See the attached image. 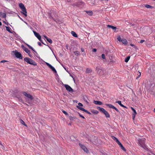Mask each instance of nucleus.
Returning <instances> with one entry per match:
<instances>
[{
    "instance_id": "f257e3e1",
    "label": "nucleus",
    "mask_w": 155,
    "mask_h": 155,
    "mask_svg": "<svg viewBox=\"0 0 155 155\" xmlns=\"http://www.w3.org/2000/svg\"><path fill=\"white\" fill-rule=\"evenodd\" d=\"M96 69L97 73L100 75L102 76L103 77H105L107 76V72L105 70H104L101 67H97Z\"/></svg>"
},
{
    "instance_id": "f03ea898",
    "label": "nucleus",
    "mask_w": 155,
    "mask_h": 155,
    "mask_svg": "<svg viewBox=\"0 0 155 155\" xmlns=\"http://www.w3.org/2000/svg\"><path fill=\"white\" fill-rule=\"evenodd\" d=\"M146 139L143 138L138 140V144L145 150H147V146L145 144Z\"/></svg>"
},
{
    "instance_id": "7ed1b4c3",
    "label": "nucleus",
    "mask_w": 155,
    "mask_h": 155,
    "mask_svg": "<svg viewBox=\"0 0 155 155\" xmlns=\"http://www.w3.org/2000/svg\"><path fill=\"white\" fill-rule=\"evenodd\" d=\"M19 6L22 11V12H21L26 17L27 16V12L24 5L22 3H20L19 5Z\"/></svg>"
},
{
    "instance_id": "20e7f679",
    "label": "nucleus",
    "mask_w": 155,
    "mask_h": 155,
    "mask_svg": "<svg viewBox=\"0 0 155 155\" xmlns=\"http://www.w3.org/2000/svg\"><path fill=\"white\" fill-rule=\"evenodd\" d=\"M97 109L99 110H100L102 112V113H103L106 117L108 118L110 117V115L108 112L106 110L103 108L101 107H97Z\"/></svg>"
},
{
    "instance_id": "39448f33",
    "label": "nucleus",
    "mask_w": 155,
    "mask_h": 155,
    "mask_svg": "<svg viewBox=\"0 0 155 155\" xmlns=\"http://www.w3.org/2000/svg\"><path fill=\"white\" fill-rule=\"evenodd\" d=\"M103 59V61L106 64H112L115 62V61L113 60V59Z\"/></svg>"
},
{
    "instance_id": "423d86ee",
    "label": "nucleus",
    "mask_w": 155,
    "mask_h": 155,
    "mask_svg": "<svg viewBox=\"0 0 155 155\" xmlns=\"http://www.w3.org/2000/svg\"><path fill=\"white\" fill-rule=\"evenodd\" d=\"M24 61L28 63L32 64L34 66L36 65L37 64L31 59H24Z\"/></svg>"
},
{
    "instance_id": "0eeeda50",
    "label": "nucleus",
    "mask_w": 155,
    "mask_h": 155,
    "mask_svg": "<svg viewBox=\"0 0 155 155\" xmlns=\"http://www.w3.org/2000/svg\"><path fill=\"white\" fill-rule=\"evenodd\" d=\"M14 55L17 58H22L21 54L17 51H13Z\"/></svg>"
},
{
    "instance_id": "6e6552de",
    "label": "nucleus",
    "mask_w": 155,
    "mask_h": 155,
    "mask_svg": "<svg viewBox=\"0 0 155 155\" xmlns=\"http://www.w3.org/2000/svg\"><path fill=\"white\" fill-rule=\"evenodd\" d=\"M33 32L35 36L38 39V40L43 44L46 45L42 41L41 39V36L38 33L35 31H33Z\"/></svg>"
},
{
    "instance_id": "1a4fd4ad",
    "label": "nucleus",
    "mask_w": 155,
    "mask_h": 155,
    "mask_svg": "<svg viewBox=\"0 0 155 155\" xmlns=\"http://www.w3.org/2000/svg\"><path fill=\"white\" fill-rule=\"evenodd\" d=\"M22 93L24 96L29 98L31 100L33 99V97L31 94H27L26 92L25 91L22 92Z\"/></svg>"
},
{
    "instance_id": "9d476101",
    "label": "nucleus",
    "mask_w": 155,
    "mask_h": 155,
    "mask_svg": "<svg viewBox=\"0 0 155 155\" xmlns=\"http://www.w3.org/2000/svg\"><path fill=\"white\" fill-rule=\"evenodd\" d=\"M105 105L108 107L109 108H113L117 112H119V110L116 108V107H114L113 105H112L111 104H106Z\"/></svg>"
},
{
    "instance_id": "9b49d317",
    "label": "nucleus",
    "mask_w": 155,
    "mask_h": 155,
    "mask_svg": "<svg viewBox=\"0 0 155 155\" xmlns=\"http://www.w3.org/2000/svg\"><path fill=\"white\" fill-rule=\"evenodd\" d=\"M64 87H65L66 90L69 92H72L74 91L73 90L72 88L68 84H64Z\"/></svg>"
},
{
    "instance_id": "f8f14e48",
    "label": "nucleus",
    "mask_w": 155,
    "mask_h": 155,
    "mask_svg": "<svg viewBox=\"0 0 155 155\" xmlns=\"http://www.w3.org/2000/svg\"><path fill=\"white\" fill-rule=\"evenodd\" d=\"M46 64L49 68H50L52 70L54 73H57V72L55 69V68L53 67L51 65L47 62H46Z\"/></svg>"
},
{
    "instance_id": "ddd939ff",
    "label": "nucleus",
    "mask_w": 155,
    "mask_h": 155,
    "mask_svg": "<svg viewBox=\"0 0 155 155\" xmlns=\"http://www.w3.org/2000/svg\"><path fill=\"white\" fill-rule=\"evenodd\" d=\"M130 108L133 112L132 113V117L133 120H134L135 117L136 115L137 114V113L136 110L133 107H131Z\"/></svg>"
},
{
    "instance_id": "4468645a",
    "label": "nucleus",
    "mask_w": 155,
    "mask_h": 155,
    "mask_svg": "<svg viewBox=\"0 0 155 155\" xmlns=\"http://www.w3.org/2000/svg\"><path fill=\"white\" fill-rule=\"evenodd\" d=\"M77 108H78L79 110L85 112L87 114H91V113L90 112H89V111H88L87 110L85 109L83 107H80L78 106H77Z\"/></svg>"
},
{
    "instance_id": "2eb2a0df",
    "label": "nucleus",
    "mask_w": 155,
    "mask_h": 155,
    "mask_svg": "<svg viewBox=\"0 0 155 155\" xmlns=\"http://www.w3.org/2000/svg\"><path fill=\"white\" fill-rule=\"evenodd\" d=\"M79 145L80 147L83 149L85 152H87L88 151L87 148L84 145L81 144V143H79Z\"/></svg>"
},
{
    "instance_id": "dca6fc26",
    "label": "nucleus",
    "mask_w": 155,
    "mask_h": 155,
    "mask_svg": "<svg viewBox=\"0 0 155 155\" xmlns=\"http://www.w3.org/2000/svg\"><path fill=\"white\" fill-rule=\"evenodd\" d=\"M107 27L108 28H112L113 30H114V31H115L117 29V28L113 26L112 25H107Z\"/></svg>"
},
{
    "instance_id": "f3484780",
    "label": "nucleus",
    "mask_w": 155,
    "mask_h": 155,
    "mask_svg": "<svg viewBox=\"0 0 155 155\" xmlns=\"http://www.w3.org/2000/svg\"><path fill=\"white\" fill-rule=\"evenodd\" d=\"M93 103L96 104H97L99 105H101L102 104V103L100 101H96L94 100L93 101Z\"/></svg>"
},
{
    "instance_id": "a211bd4d",
    "label": "nucleus",
    "mask_w": 155,
    "mask_h": 155,
    "mask_svg": "<svg viewBox=\"0 0 155 155\" xmlns=\"http://www.w3.org/2000/svg\"><path fill=\"white\" fill-rule=\"evenodd\" d=\"M0 16L3 18H5L6 17V14L2 12H0Z\"/></svg>"
},
{
    "instance_id": "6ab92c4d",
    "label": "nucleus",
    "mask_w": 155,
    "mask_h": 155,
    "mask_svg": "<svg viewBox=\"0 0 155 155\" xmlns=\"http://www.w3.org/2000/svg\"><path fill=\"white\" fill-rule=\"evenodd\" d=\"M48 17L50 19H53L54 21H55V20L53 16L52 13L51 12V13L49 14Z\"/></svg>"
},
{
    "instance_id": "aec40b11",
    "label": "nucleus",
    "mask_w": 155,
    "mask_h": 155,
    "mask_svg": "<svg viewBox=\"0 0 155 155\" xmlns=\"http://www.w3.org/2000/svg\"><path fill=\"white\" fill-rule=\"evenodd\" d=\"M116 103H117L121 106L124 107H126L121 104V102L120 101H118L116 102Z\"/></svg>"
},
{
    "instance_id": "412c9836",
    "label": "nucleus",
    "mask_w": 155,
    "mask_h": 155,
    "mask_svg": "<svg viewBox=\"0 0 155 155\" xmlns=\"http://www.w3.org/2000/svg\"><path fill=\"white\" fill-rule=\"evenodd\" d=\"M85 12L87 13V14L91 16L93 14V13L91 11H85Z\"/></svg>"
},
{
    "instance_id": "4be33fe9",
    "label": "nucleus",
    "mask_w": 155,
    "mask_h": 155,
    "mask_svg": "<svg viewBox=\"0 0 155 155\" xmlns=\"http://www.w3.org/2000/svg\"><path fill=\"white\" fill-rule=\"evenodd\" d=\"M71 34L74 37H78V35L74 31H71Z\"/></svg>"
},
{
    "instance_id": "5701e85b",
    "label": "nucleus",
    "mask_w": 155,
    "mask_h": 155,
    "mask_svg": "<svg viewBox=\"0 0 155 155\" xmlns=\"http://www.w3.org/2000/svg\"><path fill=\"white\" fill-rule=\"evenodd\" d=\"M5 27L6 28V29L7 31H8L10 33H12V29L10 27L7 26H5Z\"/></svg>"
},
{
    "instance_id": "b1692460",
    "label": "nucleus",
    "mask_w": 155,
    "mask_h": 155,
    "mask_svg": "<svg viewBox=\"0 0 155 155\" xmlns=\"http://www.w3.org/2000/svg\"><path fill=\"white\" fill-rule=\"evenodd\" d=\"M121 42L124 44H126L127 43V41L125 39H122Z\"/></svg>"
},
{
    "instance_id": "393cba45",
    "label": "nucleus",
    "mask_w": 155,
    "mask_h": 155,
    "mask_svg": "<svg viewBox=\"0 0 155 155\" xmlns=\"http://www.w3.org/2000/svg\"><path fill=\"white\" fill-rule=\"evenodd\" d=\"M92 71L91 69L89 68H87L86 71V73H91Z\"/></svg>"
},
{
    "instance_id": "a878e982",
    "label": "nucleus",
    "mask_w": 155,
    "mask_h": 155,
    "mask_svg": "<svg viewBox=\"0 0 155 155\" xmlns=\"http://www.w3.org/2000/svg\"><path fill=\"white\" fill-rule=\"evenodd\" d=\"M24 50L27 53H30V51L28 48L25 47L24 48Z\"/></svg>"
},
{
    "instance_id": "bb28decb",
    "label": "nucleus",
    "mask_w": 155,
    "mask_h": 155,
    "mask_svg": "<svg viewBox=\"0 0 155 155\" xmlns=\"http://www.w3.org/2000/svg\"><path fill=\"white\" fill-rule=\"evenodd\" d=\"M20 122L23 125H24L26 127H27V125L25 124V122L21 119L20 120Z\"/></svg>"
},
{
    "instance_id": "cd10ccee",
    "label": "nucleus",
    "mask_w": 155,
    "mask_h": 155,
    "mask_svg": "<svg viewBox=\"0 0 155 155\" xmlns=\"http://www.w3.org/2000/svg\"><path fill=\"white\" fill-rule=\"evenodd\" d=\"M145 7L147 8H153V7L151 6L150 5H145Z\"/></svg>"
},
{
    "instance_id": "c85d7f7f",
    "label": "nucleus",
    "mask_w": 155,
    "mask_h": 155,
    "mask_svg": "<svg viewBox=\"0 0 155 155\" xmlns=\"http://www.w3.org/2000/svg\"><path fill=\"white\" fill-rule=\"evenodd\" d=\"M47 40L51 44L52 43V40H51V39H50V38H47Z\"/></svg>"
},
{
    "instance_id": "c756f323",
    "label": "nucleus",
    "mask_w": 155,
    "mask_h": 155,
    "mask_svg": "<svg viewBox=\"0 0 155 155\" xmlns=\"http://www.w3.org/2000/svg\"><path fill=\"white\" fill-rule=\"evenodd\" d=\"M112 138L113 140H115L116 142L118 140V139L117 138H116V137H115L114 136H112Z\"/></svg>"
},
{
    "instance_id": "7c9ffc66",
    "label": "nucleus",
    "mask_w": 155,
    "mask_h": 155,
    "mask_svg": "<svg viewBox=\"0 0 155 155\" xmlns=\"http://www.w3.org/2000/svg\"><path fill=\"white\" fill-rule=\"evenodd\" d=\"M117 40L119 41L120 42L121 41V40H122V39L119 36H118L117 38Z\"/></svg>"
},
{
    "instance_id": "2f4dec72",
    "label": "nucleus",
    "mask_w": 155,
    "mask_h": 155,
    "mask_svg": "<svg viewBox=\"0 0 155 155\" xmlns=\"http://www.w3.org/2000/svg\"><path fill=\"white\" fill-rule=\"evenodd\" d=\"M75 118V117H72V116H69V119L70 120H73Z\"/></svg>"
},
{
    "instance_id": "473e14b6",
    "label": "nucleus",
    "mask_w": 155,
    "mask_h": 155,
    "mask_svg": "<svg viewBox=\"0 0 155 155\" xmlns=\"http://www.w3.org/2000/svg\"><path fill=\"white\" fill-rule=\"evenodd\" d=\"M62 112L65 115H68V113L65 111L63 110L62 111Z\"/></svg>"
},
{
    "instance_id": "72a5a7b5",
    "label": "nucleus",
    "mask_w": 155,
    "mask_h": 155,
    "mask_svg": "<svg viewBox=\"0 0 155 155\" xmlns=\"http://www.w3.org/2000/svg\"><path fill=\"white\" fill-rule=\"evenodd\" d=\"M120 147L122 150H124V151H126V149L124 148V147H123V145L121 146Z\"/></svg>"
},
{
    "instance_id": "f704fd0d",
    "label": "nucleus",
    "mask_w": 155,
    "mask_h": 155,
    "mask_svg": "<svg viewBox=\"0 0 155 155\" xmlns=\"http://www.w3.org/2000/svg\"><path fill=\"white\" fill-rule=\"evenodd\" d=\"M78 114L80 117L83 118V119H85L84 117L80 113H78Z\"/></svg>"
},
{
    "instance_id": "c9c22d12",
    "label": "nucleus",
    "mask_w": 155,
    "mask_h": 155,
    "mask_svg": "<svg viewBox=\"0 0 155 155\" xmlns=\"http://www.w3.org/2000/svg\"><path fill=\"white\" fill-rule=\"evenodd\" d=\"M8 62V61H6L5 60H3L1 61L0 62V63H4V62Z\"/></svg>"
},
{
    "instance_id": "e433bc0d",
    "label": "nucleus",
    "mask_w": 155,
    "mask_h": 155,
    "mask_svg": "<svg viewBox=\"0 0 155 155\" xmlns=\"http://www.w3.org/2000/svg\"><path fill=\"white\" fill-rule=\"evenodd\" d=\"M78 106L80 107L81 106V107H82V106H83V104L82 103H78Z\"/></svg>"
},
{
    "instance_id": "4c0bfd02",
    "label": "nucleus",
    "mask_w": 155,
    "mask_h": 155,
    "mask_svg": "<svg viewBox=\"0 0 155 155\" xmlns=\"http://www.w3.org/2000/svg\"><path fill=\"white\" fill-rule=\"evenodd\" d=\"M96 51H97V49L96 48H94L92 50V51L93 52H96Z\"/></svg>"
},
{
    "instance_id": "58836bf2",
    "label": "nucleus",
    "mask_w": 155,
    "mask_h": 155,
    "mask_svg": "<svg viewBox=\"0 0 155 155\" xmlns=\"http://www.w3.org/2000/svg\"><path fill=\"white\" fill-rule=\"evenodd\" d=\"M130 59H125V61L126 62H127Z\"/></svg>"
},
{
    "instance_id": "ea45409f",
    "label": "nucleus",
    "mask_w": 155,
    "mask_h": 155,
    "mask_svg": "<svg viewBox=\"0 0 155 155\" xmlns=\"http://www.w3.org/2000/svg\"><path fill=\"white\" fill-rule=\"evenodd\" d=\"M6 25H8V22H6V21H4L3 22Z\"/></svg>"
},
{
    "instance_id": "a19ab883",
    "label": "nucleus",
    "mask_w": 155,
    "mask_h": 155,
    "mask_svg": "<svg viewBox=\"0 0 155 155\" xmlns=\"http://www.w3.org/2000/svg\"><path fill=\"white\" fill-rule=\"evenodd\" d=\"M116 142L117 143V144L119 145L120 144H121V143L119 141V140H118Z\"/></svg>"
},
{
    "instance_id": "79ce46f5",
    "label": "nucleus",
    "mask_w": 155,
    "mask_h": 155,
    "mask_svg": "<svg viewBox=\"0 0 155 155\" xmlns=\"http://www.w3.org/2000/svg\"><path fill=\"white\" fill-rule=\"evenodd\" d=\"M105 55L104 54H102V58H105Z\"/></svg>"
},
{
    "instance_id": "37998d69",
    "label": "nucleus",
    "mask_w": 155,
    "mask_h": 155,
    "mask_svg": "<svg viewBox=\"0 0 155 155\" xmlns=\"http://www.w3.org/2000/svg\"><path fill=\"white\" fill-rule=\"evenodd\" d=\"M31 49L32 51H33L35 53H37L36 52L35 50L33 49V48L32 47V48H31Z\"/></svg>"
},
{
    "instance_id": "c03bdc74",
    "label": "nucleus",
    "mask_w": 155,
    "mask_h": 155,
    "mask_svg": "<svg viewBox=\"0 0 155 155\" xmlns=\"http://www.w3.org/2000/svg\"><path fill=\"white\" fill-rule=\"evenodd\" d=\"M31 49L32 51H33L35 53H37L36 52L35 50L33 49V48L32 47V48H31Z\"/></svg>"
},
{
    "instance_id": "a18cd8bd",
    "label": "nucleus",
    "mask_w": 155,
    "mask_h": 155,
    "mask_svg": "<svg viewBox=\"0 0 155 155\" xmlns=\"http://www.w3.org/2000/svg\"><path fill=\"white\" fill-rule=\"evenodd\" d=\"M36 54L37 55H36V57L38 58H40L38 54L37 53Z\"/></svg>"
},
{
    "instance_id": "49530a36",
    "label": "nucleus",
    "mask_w": 155,
    "mask_h": 155,
    "mask_svg": "<svg viewBox=\"0 0 155 155\" xmlns=\"http://www.w3.org/2000/svg\"><path fill=\"white\" fill-rule=\"evenodd\" d=\"M94 113L97 114L98 113V111L97 110H95V111L93 112Z\"/></svg>"
},
{
    "instance_id": "de8ad7c7",
    "label": "nucleus",
    "mask_w": 155,
    "mask_h": 155,
    "mask_svg": "<svg viewBox=\"0 0 155 155\" xmlns=\"http://www.w3.org/2000/svg\"><path fill=\"white\" fill-rule=\"evenodd\" d=\"M27 45L28 46V47H29V48H30V49H31V48H32V47H31V46L27 44Z\"/></svg>"
},
{
    "instance_id": "09e8293b",
    "label": "nucleus",
    "mask_w": 155,
    "mask_h": 155,
    "mask_svg": "<svg viewBox=\"0 0 155 155\" xmlns=\"http://www.w3.org/2000/svg\"><path fill=\"white\" fill-rule=\"evenodd\" d=\"M28 54L29 56V57H30L31 58V53H28Z\"/></svg>"
},
{
    "instance_id": "8fccbe9b",
    "label": "nucleus",
    "mask_w": 155,
    "mask_h": 155,
    "mask_svg": "<svg viewBox=\"0 0 155 155\" xmlns=\"http://www.w3.org/2000/svg\"><path fill=\"white\" fill-rule=\"evenodd\" d=\"M38 44L39 46H41V43L40 42H38Z\"/></svg>"
},
{
    "instance_id": "3c124183",
    "label": "nucleus",
    "mask_w": 155,
    "mask_h": 155,
    "mask_svg": "<svg viewBox=\"0 0 155 155\" xmlns=\"http://www.w3.org/2000/svg\"><path fill=\"white\" fill-rule=\"evenodd\" d=\"M144 41V40H141L140 41V43H142Z\"/></svg>"
},
{
    "instance_id": "603ef678",
    "label": "nucleus",
    "mask_w": 155,
    "mask_h": 155,
    "mask_svg": "<svg viewBox=\"0 0 155 155\" xmlns=\"http://www.w3.org/2000/svg\"><path fill=\"white\" fill-rule=\"evenodd\" d=\"M44 37L46 39V40H47V38H48L46 36L44 35Z\"/></svg>"
},
{
    "instance_id": "864d4df0",
    "label": "nucleus",
    "mask_w": 155,
    "mask_h": 155,
    "mask_svg": "<svg viewBox=\"0 0 155 155\" xmlns=\"http://www.w3.org/2000/svg\"><path fill=\"white\" fill-rule=\"evenodd\" d=\"M81 51H82V52H84V49H83L82 48H81Z\"/></svg>"
},
{
    "instance_id": "5fc2aeb1",
    "label": "nucleus",
    "mask_w": 155,
    "mask_h": 155,
    "mask_svg": "<svg viewBox=\"0 0 155 155\" xmlns=\"http://www.w3.org/2000/svg\"><path fill=\"white\" fill-rule=\"evenodd\" d=\"M18 16L19 18H20V19L21 20H22V21H23V19L21 18L18 15Z\"/></svg>"
},
{
    "instance_id": "6e6d98bb",
    "label": "nucleus",
    "mask_w": 155,
    "mask_h": 155,
    "mask_svg": "<svg viewBox=\"0 0 155 155\" xmlns=\"http://www.w3.org/2000/svg\"><path fill=\"white\" fill-rule=\"evenodd\" d=\"M130 58V56H127V57H126V58Z\"/></svg>"
},
{
    "instance_id": "4d7b16f0",
    "label": "nucleus",
    "mask_w": 155,
    "mask_h": 155,
    "mask_svg": "<svg viewBox=\"0 0 155 155\" xmlns=\"http://www.w3.org/2000/svg\"><path fill=\"white\" fill-rule=\"evenodd\" d=\"M62 65V66L64 67V69H65V70H66V68H65V67H64V66L63 65Z\"/></svg>"
},
{
    "instance_id": "13d9d810",
    "label": "nucleus",
    "mask_w": 155,
    "mask_h": 155,
    "mask_svg": "<svg viewBox=\"0 0 155 155\" xmlns=\"http://www.w3.org/2000/svg\"><path fill=\"white\" fill-rule=\"evenodd\" d=\"M78 51H76L75 52L76 54H78Z\"/></svg>"
},
{
    "instance_id": "bf43d9fd",
    "label": "nucleus",
    "mask_w": 155,
    "mask_h": 155,
    "mask_svg": "<svg viewBox=\"0 0 155 155\" xmlns=\"http://www.w3.org/2000/svg\"><path fill=\"white\" fill-rule=\"evenodd\" d=\"M2 25V23L0 21V26H1Z\"/></svg>"
},
{
    "instance_id": "052dcab7",
    "label": "nucleus",
    "mask_w": 155,
    "mask_h": 155,
    "mask_svg": "<svg viewBox=\"0 0 155 155\" xmlns=\"http://www.w3.org/2000/svg\"><path fill=\"white\" fill-rule=\"evenodd\" d=\"M138 74H140H140H141V73H140V72H138Z\"/></svg>"
},
{
    "instance_id": "680f3d73",
    "label": "nucleus",
    "mask_w": 155,
    "mask_h": 155,
    "mask_svg": "<svg viewBox=\"0 0 155 155\" xmlns=\"http://www.w3.org/2000/svg\"><path fill=\"white\" fill-rule=\"evenodd\" d=\"M120 146V147L121 146H122V145H123L121 143L119 145Z\"/></svg>"
},
{
    "instance_id": "e2e57ef3",
    "label": "nucleus",
    "mask_w": 155,
    "mask_h": 155,
    "mask_svg": "<svg viewBox=\"0 0 155 155\" xmlns=\"http://www.w3.org/2000/svg\"><path fill=\"white\" fill-rule=\"evenodd\" d=\"M147 29L148 30H150V28H147Z\"/></svg>"
},
{
    "instance_id": "0e129e2a",
    "label": "nucleus",
    "mask_w": 155,
    "mask_h": 155,
    "mask_svg": "<svg viewBox=\"0 0 155 155\" xmlns=\"http://www.w3.org/2000/svg\"><path fill=\"white\" fill-rule=\"evenodd\" d=\"M130 25H131V26H134V24H130Z\"/></svg>"
},
{
    "instance_id": "69168bd1",
    "label": "nucleus",
    "mask_w": 155,
    "mask_h": 155,
    "mask_svg": "<svg viewBox=\"0 0 155 155\" xmlns=\"http://www.w3.org/2000/svg\"><path fill=\"white\" fill-rule=\"evenodd\" d=\"M130 45H131V46H133L134 45H133V44H130Z\"/></svg>"
},
{
    "instance_id": "338daca9",
    "label": "nucleus",
    "mask_w": 155,
    "mask_h": 155,
    "mask_svg": "<svg viewBox=\"0 0 155 155\" xmlns=\"http://www.w3.org/2000/svg\"><path fill=\"white\" fill-rule=\"evenodd\" d=\"M153 38H154V40H155V36H154Z\"/></svg>"
},
{
    "instance_id": "774afa93",
    "label": "nucleus",
    "mask_w": 155,
    "mask_h": 155,
    "mask_svg": "<svg viewBox=\"0 0 155 155\" xmlns=\"http://www.w3.org/2000/svg\"><path fill=\"white\" fill-rule=\"evenodd\" d=\"M154 112H155V108L154 109Z\"/></svg>"
}]
</instances>
